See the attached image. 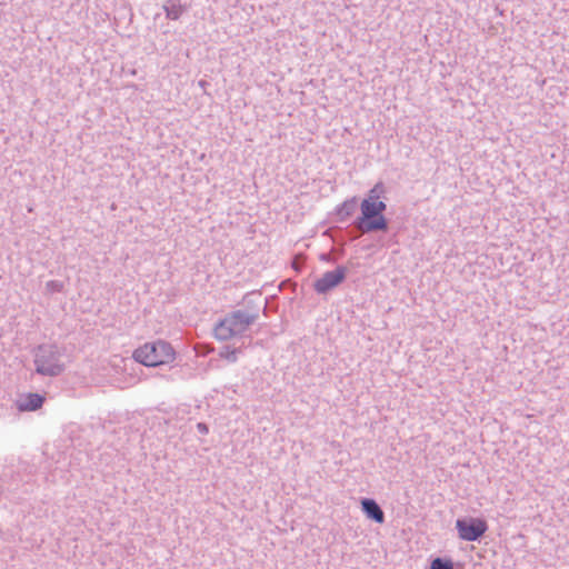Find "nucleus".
Instances as JSON below:
<instances>
[{
    "instance_id": "nucleus-5",
    "label": "nucleus",
    "mask_w": 569,
    "mask_h": 569,
    "mask_svg": "<svg viewBox=\"0 0 569 569\" xmlns=\"http://www.w3.org/2000/svg\"><path fill=\"white\" fill-rule=\"evenodd\" d=\"M346 278V269L337 268L332 271L323 273V276L317 279L313 283V288L318 293H326L327 291L336 288Z\"/></svg>"
},
{
    "instance_id": "nucleus-2",
    "label": "nucleus",
    "mask_w": 569,
    "mask_h": 569,
    "mask_svg": "<svg viewBox=\"0 0 569 569\" xmlns=\"http://www.w3.org/2000/svg\"><path fill=\"white\" fill-rule=\"evenodd\" d=\"M133 358L147 367H158L172 362L174 351L167 342H148L133 352Z\"/></svg>"
},
{
    "instance_id": "nucleus-1",
    "label": "nucleus",
    "mask_w": 569,
    "mask_h": 569,
    "mask_svg": "<svg viewBox=\"0 0 569 569\" xmlns=\"http://www.w3.org/2000/svg\"><path fill=\"white\" fill-rule=\"evenodd\" d=\"M385 193L382 183H377L361 202V216L359 217L358 228L362 232L375 230H386L387 220L383 216L386 203L381 200Z\"/></svg>"
},
{
    "instance_id": "nucleus-10",
    "label": "nucleus",
    "mask_w": 569,
    "mask_h": 569,
    "mask_svg": "<svg viewBox=\"0 0 569 569\" xmlns=\"http://www.w3.org/2000/svg\"><path fill=\"white\" fill-rule=\"evenodd\" d=\"M430 569H453V563L449 559L436 558L431 561Z\"/></svg>"
},
{
    "instance_id": "nucleus-4",
    "label": "nucleus",
    "mask_w": 569,
    "mask_h": 569,
    "mask_svg": "<svg viewBox=\"0 0 569 569\" xmlns=\"http://www.w3.org/2000/svg\"><path fill=\"white\" fill-rule=\"evenodd\" d=\"M36 365L37 371L41 375L56 376L62 370L52 350L40 349L37 355Z\"/></svg>"
},
{
    "instance_id": "nucleus-9",
    "label": "nucleus",
    "mask_w": 569,
    "mask_h": 569,
    "mask_svg": "<svg viewBox=\"0 0 569 569\" xmlns=\"http://www.w3.org/2000/svg\"><path fill=\"white\" fill-rule=\"evenodd\" d=\"M230 323H232L231 320H227L226 318L219 322L214 329V335L218 339L227 340L236 335L229 326Z\"/></svg>"
},
{
    "instance_id": "nucleus-12",
    "label": "nucleus",
    "mask_w": 569,
    "mask_h": 569,
    "mask_svg": "<svg viewBox=\"0 0 569 569\" xmlns=\"http://www.w3.org/2000/svg\"><path fill=\"white\" fill-rule=\"evenodd\" d=\"M179 11L170 10L167 12V16L171 19H178L179 18Z\"/></svg>"
},
{
    "instance_id": "nucleus-13",
    "label": "nucleus",
    "mask_w": 569,
    "mask_h": 569,
    "mask_svg": "<svg viewBox=\"0 0 569 569\" xmlns=\"http://www.w3.org/2000/svg\"><path fill=\"white\" fill-rule=\"evenodd\" d=\"M199 429H201V431L206 432L207 431V427L203 426V425H199Z\"/></svg>"
},
{
    "instance_id": "nucleus-3",
    "label": "nucleus",
    "mask_w": 569,
    "mask_h": 569,
    "mask_svg": "<svg viewBox=\"0 0 569 569\" xmlns=\"http://www.w3.org/2000/svg\"><path fill=\"white\" fill-rule=\"evenodd\" d=\"M456 528L458 530L460 539L466 541H475L478 540L481 536H483V533L488 529V526L483 519L469 518L458 519L456 521Z\"/></svg>"
},
{
    "instance_id": "nucleus-11",
    "label": "nucleus",
    "mask_w": 569,
    "mask_h": 569,
    "mask_svg": "<svg viewBox=\"0 0 569 569\" xmlns=\"http://www.w3.org/2000/svg\"><path fill=\"white\" fill-rule=\"evenodd\" d=\"M221 356H222L224 359L229 360V361H236V359H237L236 350H233V349L231 350V349H228V348H227V349L221 353Z\"/></svg>"
},
{
    "instance_id": "nucleus-7",
    "label": "nucleus",
    "mask_w": 569,
    "mask_h": 569,
    "mask_svg": "<svg viewBox=\"0 0 569 569\" xmlns=\"http://www.w3.org/2000/svg\"><path fill=\"white\" fill-rule=\"evenodd\" d=\"M44 398L39 393H28L18 402L20 411H34L42 407Z\"/></svg>"
},
{
    "instance_id": "nucleus-8",
    "label": "nucleus",
    "mask_w": 569,
    "mask_h": 569,
    "mask_svg": "<svg viewBox=\"0 0 569 569\" xmlns=\"http://www.w3.org/2000/svg\"><path fill=\"white\" fill-rule=\"evenodd\" d=\"M361 506L368 518L373 519L378 523H382L385 521L383 511L375 500L363 499L361 501Z\"/></svg>"
},
{
    "instance_id": "nucleus-6",
    "label": "nucleus",
    "mask_w": 569,
    "mask_h": 569,
    "mask_svg": "<svg viewBox=\"0 0 569 569\" xmlns=\"http://www.w3.org/2000/svg\"><path fill=\"white\" fill-rule=\"evenodd\" d=\"M226 319L231 320L232 323L229 326L236 335L246 330V328L252 322V318L250 316L240 311L230 315Z\"/></svg>"
}]
</instances>
